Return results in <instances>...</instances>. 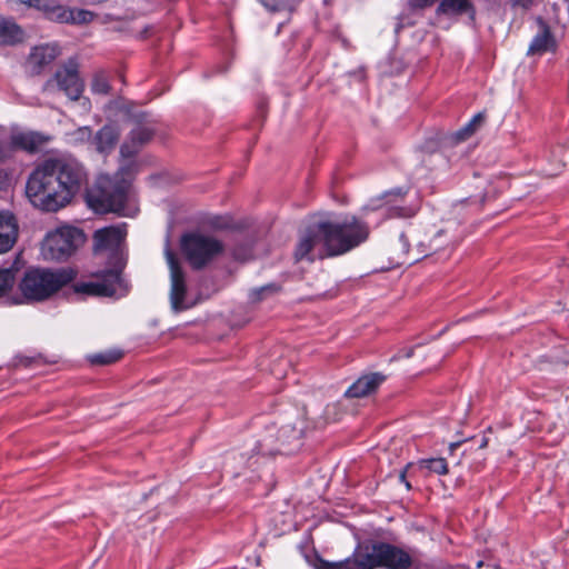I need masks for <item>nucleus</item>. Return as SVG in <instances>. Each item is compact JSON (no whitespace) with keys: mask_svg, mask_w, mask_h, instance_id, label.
<instances>
[{"mask_svg":"<svg viewBox=\"0 0 569 569\" xmlns=\"http://www.w3.org/2000/svg\"><path fill=\"white\" fill-rule=\"evenodd\" d=\"M555 47L556 41L550 32V29L545 23H542L541 31L532 39L527 53L529 56L542 54L546 51L553 50Z\"/></svg>","mask_w":569,"mask_h":569,"instance_id":"obj_19","label":"nucleus"},{"mask_svg":"<svg viewBox=\"0 0 569 569\" xmlns=\"http://www.w3.org/2000/svg\"><path fill=\"white\" fill-rule=\"evenodd\" d=\"M261 2L271 12L279 11L283 8L281 0H261Z\"/></svg>","mask_w":569,"mask_h":569,"instance_id":"obj_32","label":"nucleus"},{"mask_svg":"<svg viewBox=\"0 0 569 569\" xmlns=\"http://www.w3.org/2000/svg\"><path fill=\"white\" fill-rule=\"evenodd\" d=\"M127 237V224L110 226L94 232V249H117Z\"/></svg>","mask_w":569,"mask_h":569,"instance_id":"obj_12","label":"nucleus"},{"mask_svg":"<svg viewBox=\"0 0 569 569\" xmlns=\"http://www.w3.org/2000/svg\"><path fill=\"white\" fill-rule=\"evenodd\" d=\"M366 557L370 559L373 569H409L412 566L411 556L403 549L383 541L365 545Z\"/></svg>","mask_w":569,"mask_h":569,"instance_id":"obj_8","label":"nucleus"},{"mask_svg":"<svg viewBox=\"0 0 569 569\" xmlns=\"http://www.w3.org/2000/svg\"><path fill=\"white\" fill-rule=\"evenodd\" d=\"M387 204L388 207L385 208V213L389 217L409 218L417 211L416 207L400 204L398 199L387 201Z\"/></svg>","mask_w":569,"mask_h":569,"instance_id":"obj_26","label":"nucleus"},{"mask_svg":"<svg viewBox=\"0 0 569 569\" xmlns=\"http://www.w3.org/2000/svg\"><path fill=\"white\" fill-rule=\"evenodd\" d=\"M222 243L213 237L200 233L183 236L181 249L194 269H201L222 251Z\"/></svg>","mask_w":569,"mask_h":569,"instance_id":"obj_7","label":"nucleus"},{"mask_svg":"<svg viewBox=\"0 0 569 569\" xmlns=\"http://www.w3.org/2000/svg\"><path fill=\"white\" fill-rule=\"evenodd\" d=\"M121 352L119 351H108L96 353L90 357V361L94 365H110L116 362L121 358Z\"/></svg>","mask_w":569,"mask_h":569,"instance_id":"obj_29","label":"nucleus"},{"mask_svg":"<svg viewBox=\"0 0 569 569\" xmlns=\"http://www.w3.org/2000/svg\"><path fill=\"white\" fill-rule=\"evenodd\" d=\"M278 290V287L273 283L252 289L250 292V300L256 302L263 298L264 295L274 293Z\"/></svg>","mask_w":569,"mask_h":569,"instance_id":"obj_30","label":"nucleus"},{"mask_svg":"<svg viewBox=\"0 0 569 569\" xmlns=\"http://www.w3.org/2000/svg\"><path fill=\"white\" fill-rule=\"evenodd\" d=\"M487 443H488L487 439H483L481 441L480 448H485L487 446Z\"/></svg>","mask_w":569,"mask_h":569,"instance_id":"obj_40","label":"nucleus"},{"mask_svg":"<svg viewBox=\"0 0 569 569\" xmlns=\"http://www.w3.org/2000/svg\"><path fill=\"white\" fill-rule=\"evenodd\" d=\"M459 445H460V442H452V443L450 445V450H451V451H452V450H455Z\"/></svg>","mask_w":569,"mask_h":569,"instance_id":"obj_39","label":"nucleus"},{"mask_svg":"<svg viewBox=\"0 0 569 569\" xmlns=\"http://www.w3.org/2000/svg\"><path fill=\"white\" fill-rule=\"evenodd\" d=\"M419 466L438 475H446L448 472V465L445 458L422 459L419 461Z\"/></svg>","mask_w":569,"mask_h":569,"instance_id":"obj_27","label":"nucleus"},{"mask_svg":"<svg viewBox=\"0 0 569 569\" xmlns=\"http://www.w3.org/2000/svg\"><path fill=\"white\" fill-rule=\"evenodd\" d=\"M369 232L368 224L356 216L342 221H319L300 239L295 257L302 260L317 249L320 258L340 256L365 242Z\"/></svg>","mask_w":569,"mask_h":569,"instance_id":"obj_2","label":"nucleus"},{"mask_svg":"<svg viewBox=\"0 0 569 569\" xmlns=\"http://www.w3.org/2000/svg\"><path fill=\"white\" fill-rule=\"evenodd\" d=\"M386 380L380 372H371L358 378L345 392L347 398H363L373 393Z\"/></svg>","mask_w":569,"mask_h":569,"instance_id":"obj_14","label":"nucleus"},{"mask_svg":"<svg viewBox=\"0 0 569 569\" xmlns=\"http://www.w3.org/2000/svg\"><path fill=\"white\" fill-rule=\"evenodd\" d=\"M10 184V172L6 169H0V190H4Z\"/></svg>","mask_w":569,"mask_h":569,"instance_id":"obj_33","label":"nucleus"},{"mask_svg":"<svg viewBox=\"0 0 569 569\" xmlns=\"http://www.w3.org/2000/svg\"><path fill=\"white\" fill-rule=\"evenodd\" d=\"M33 8L41 11L50 21L59 23L63 19L64 6L57 0H33Z\"/></svg>","mask_w":569,"mask_h":569,"instance_id":"obj_22","label":"nucleus"},{"mask_svg":"<svg viewBox=\"0 0 569 569\" xmlns=\"http://www.w3.org/2000/svg\"><path fill=\"white\" fill-rule=\"evenodd\" d=\"M59 54L57 46L43 44L33 48L28 58V67L33 74H38L41 70L50 64Z\"/></svg>","mask_w":569,"mask_h":569,"instance_id":"obj_15","label":"nucleus"},{"mask_svg":"<svg viewBox=\"0 0 569 569\" xmlns=\"http://www.w3.org/2000/svg\"><path fill=\"white\" fill-rule=\"evenodd\" d=\"M166 259L170 269V302L174 311H180L187 308L184 298L187 293V286L184 274L180 268L179 261L170 249H166Z\"/></svg>","mask_w":569,"mask_h":569,"instance_id":"obj_10","label":"nucleus"},{"mask_svg":"<svg viewBox=\"0 0 569 569\" xmlns=\"http://www.w3.org/2000/svg\"><path fill=\"white\" fill-rule=\"evenodd\" d=\"M18 236L17 220L10 212H0V253L9 251Z\"/></svg>","mask_w":569,"mask_h":569,"instance_id":"obj_16","label":"nucleus"},{"mask_svg":"<svg viewBox=\"0 0 569 569\" xmlns=\"http://www.w3.org/2000/svg\"><path fill=\"white\" fill-rule=\"evenodd\" d=\"M16 282V273L12 269H0V298L7 295Z\"/></svg>","mask_w":569,"mask_h":569,"instance_id":"obj_28","label":"nucleus"},{"mask_svg":"<svg viewBox=\"0 0 569 569\" xmlns=\"http://www.w3.org/2000/svg\"><path fill=\"white\" fill-rule=\"evenodd\" d=\"M121 282L120 271L107 270L102 273L101 279L97 281L80 282L74 286L78 293L109 297L117 292V288Z\"/></svg>","mask_w":569,"mask_h":569,"instance_id":"obj_11","label":"nucleus"},{"mask_svg":"<svg viewBox=\"0 0 569 569\" xmlns=\"http://www.w3.org/2000/svg\"><path fill=\"white\" fill-rule=\"evenodd\" d=\"M74 278L71 269L33 268L26 271L19 282V290L24 301H43L49 299Z\"/></svg>","mask_w":569,"mask_h":569,"instance_id":"obj_3","label":"nucleus"},{"mask_svg":"<svg viewBox=\"0 0 569 569\" xmlns=\"http://www.w3.org/2000/svg\"><path fill=\"white\" fill-rule=\"evenodd\" d=\"M118 138L119 133L112 126H104L97 132L93 143L99 152L104 153L113 149Z\"/></svg>","mask_w":569,"mask_h":569,"instance_id":"obj_21","label":"nucleus"},{"mask_svg":"<svg viewBox=\"0 0 569 569\" xmlns=\"http://www.w3.org/2000/svg\"><path fill=\"white\" fill-rule=\"evenodd\" d=\"M23 39V31L11 20H0V44H16Z\"/></svg>","mask_w":569,"mask_h":569,"instance_id":"obj_23","label":"nucleus"},{"mask_svg":"<svg viewBox=\"0 0 569 569\" xmlns=\"http://www.w3.org/2000/svg\"><path fill=\"white\" fill-rule=\"evenodd\" d=\"M84 241V234L77 228L62 227L50 232L41 248L47 260H63L71 256Z\"/></svg>","mask_w":569,"mask_h":569,"instance_id":"obj_6","label":"nucleus"},{"mask_svg":"<svg viewBox=\"0 0 569 569\" xmlns=\"http://www.w3.org/2000/svg\"><path fill=\"white\" fill-rule=\"evenodd\" d=\"M483 121L481 113L476 114L466 126L452 133L449 139L452 143H458L470 138L477 130V128Z\"/></svg>","mask_w":569,"mask_h":569,"instance_id":"obj_25","label":"nucleus"},{"mask_svg":"<svg viewBox=\"0 0 569 569\" xmlns=\"http://www.w3.org/2000/svg\"><path fill=\"white\" fill-rule=\"evenodd\" d=\"M399 478H400V480H401L402 482H405L406 488L409 490V489L411 488V486H410V483H409L408 481H406V471H402V472L400 473Z\"/></svg>","mask_w":569,"mask_h":569,"instance_id":"obj_37","label":"nucleus"},{"mask_svg":"<svg viewBox=\"0 0 569 569\" xmlns=\"http://www.w3.org/2000/svg\"><path fill=\"white\" fill-rule=\"evenodd\" d=\"M94 18V13L84 9H72L64 6L63 19L59 23L87 24Z\"/></svg>","mask_w":569,"mask_h":569,"instance_id":"obj_24","label":"nucleus"},{"mask_svg":"<svg viewBox=\"0 0 569 569\" xmlns=\"http://www.w3.org/2000/svg\"><path fill=\"white\" fill-rule=\"evenodd\" d=\"M84 180V169L76 159L49 158L30 173L26 194L33 206L46 211H57L71 201Z\"/></svg>","mask_w":569,"mask_h":569,"instance_id":"obj_1","label":"nucleus"},{"mask_svg":"<svg viewBox=\"0 0 569 569\" xmlns=\"http://www.w3.org/2000/svg\"><path fill=\"white\" fill-rule=\"evenodd\" d=\"M10 158V148L4 144L3 142H0V162L6 161Z\"/></svg>","mask_w":569,"mask_h":569,"instance_id":"obj_34","label":"nucleus"},{"mask_svg":"<svg viewBox=\"0 0 569 569\" xmlns=\"http://www.w3.org/2000/svg\"><path fill=\"white\" fill-rule=\"evenodd\" d=\"M54 87L63 91L71 100H78L83 92V82L79 77L77 64L69 62L54 73L43 87L44 91L51 92Z\"/></svg>","mask_w":569,"mask_h":569,"instance_id":"obj_9","label":"nucleus"},{"mask_svg":"<svg viewBox=\"0 0 569 569\" xmlns=\"http://www.w3.org/2000/svg\"><path fill=\"white\" fill-rule=\"evenodd\" d=\"M10 3H21L26 4L29 8H33V0H8Z\"/></svg>","mask_w":569,"mask_h":569,"instance_id":"obj_36","label":"nucleus"},{"mask_svg":"<svg viewBox=\"0 0 569 569\" xmlns=\"http://www.w3.org/2000/svg\"><path fill=\"white\" fill-rule=\"evenodd\" d=\"M321 569H373L370 559L366 557L365 546L358 547L353 553L338 562H323Z\"/></svg>","mask_w":569,"mask_h":569,"instance_id":"obj_17","label":"nucleus"},{"mask_svg":"<svg viewBox=\"0 0 569 569\" xmlns=\"http://www.w3.org/2000/svg\"><path fill=\"white\" fill-rule=\"evenodd\" d=\"M91 90L94 93L106 94L109 92V83L103 77H96L91 84Z\"/></svg>","mask_w":569,"mask_h":569,"instance_id":"obj_31","label":"nucleus"},{"mask_svg":"<svg viewBox=\"0 0 569 569\" xmlns=\"http://www.w3.org/2000/svg\"><path fill=\"white\" fill-rule=\"evenodd\" d=\"M152 133V130L147 127L134 128L130 132L129 139L121 146V156L126 158L132 157L142 144L151 139Z\"/></svg>","mask_w":569,"mask_h":569,"instance_id":"obj_18","label":"nucleus"},{"mask_svg":"<svg viewBox=\"0 0 569 569\" xmlns=\"http://www.w3.org/2000/svg\"><path fill=\"white\" fill-rule=\"evenodd\" d=\"M533 3V0H511L513 7H520L522 9H529Z\"/></svg>","mask_w":569,"mask_h":569,"instance_id":"obj_35","label":"nucleus"},{"mask_svg":"<svg viewBox=\"0 0 569 569\" xmlns=\"http://www.w3.org/2000/svg\"><path fill=\"white\" fill-rule=\"evenodd\" d=\"M418 6H428L433 3L435 0H415Z\"/></svg>","mask_w":569,"mask_h":569,"instance_id":"obj_38","label":"nucleus"},{"mask_svg":"<svg viewBox=\"0 0 569 569\" xmlns=\"http://www.w3.org/2000/svg\"><path fill=\"white\" fill-rule=\"evenodd\" d=\"M450 243L445 230H438L431 239L419 241L416 244L415 253H411L409 239L406 233H400L398 239L392 243V251L398 264H410L418 261L421 257L435 253Z\"/></svg>","mask_w":569,"mask_h":569,"instance_id":"obj_5","label":"nucleus"},{"mask_svg":"<svg viewBox=\"0 0 569 569\" xmlns=\"http://www.w3.org/2000/svg\"><path fill=\"white\" fill-rule=\"evenodd\" d=\"M50 141V137L37 131H19L10 136L11 149H21L27 152L33 153L39 151L44 144Z\"/></svg>","mask_w":569,"mask_h":569,"instance_id":"obj_13","label":"nucleus"},{"mask_svg":"<svg viewBox=\"0 0 569 569\" xmlns=\"http://www.w3.org/2000/svg\"><path fill=\"white\" fill-rule=\"evenodd\" d=\"M127 197L128 183L112 179L109 176H100L94 187L87 194L88 203L94 211L119 214H126Z\"/></svg>","mask_w":569,"mask_h":569,"instance_id":"obj_4","label":"nucleus"},{"mask_svg":"<svg viewBox=\"0 0 569 569\" xmlns=\"http://www.w3.org/2000/svg\"><path fill=\"white\" fill-rule=\"evenodd\" d=\"M437 13L446 16H459L469 13L475 18V8L470 0H442L437 8Z\"/></svg>","mask_w":569,"mask_h":569,"instance_id":"obj_20","label":"nucleus"}]
</instances>
